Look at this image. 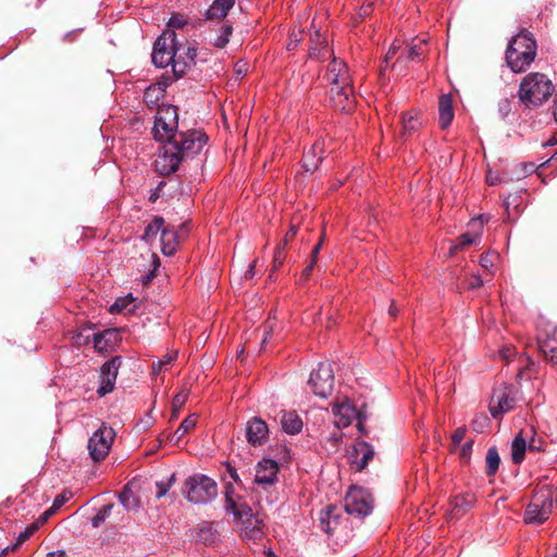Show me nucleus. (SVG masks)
Instances as JSON below:
<instances>
[{"mask_svg":"<svg viewBox=\"0 0 557 557\" xmlns=\"http://www.w3.org/2000/svg\"><path fill=\"white\" fill-rule=\"evenodd\" d=\"M372 12V4L371 3H368V4H364L360 8L359 10V16L360 17H366L367 15H369L370 13Z\"/></svg>","mask_w":557,"mask_h":557,"instance_id":"60","label":"nucleus"},{"mask_svg":"<svg viewBox=\"0 0 557 557\" xmlns=\"http://www.w3.org/2000/svg\"><path fill=\"white\" fill-rule=\"evenodd\" d=\"M183 494L193 504H208L216 497L218 485L208 475L196 473L185 480Z\"/></svg>","mask_w":557,"mask_h":557,"instance_id":"7","label":"nucleus"},{"mask_svg":"<svg viewBox=\"0 0 557 557\" xmlns=\"http://www.w3.org/2000/svg\"><path fill=\"white\" fill-rule=\"evenodd\" d=\"M325 79L330 84V100L334 108L350 112L355 108V94L351 77L346 63L333 58L329 64Z\"/></svg>","mask_w":557,"mask_h":557,"instance_id":"2","label":"nucleus"},{"mask_svg":"<svg viewBox=\"0 0 557 557\" xmlns=\"http://www.w3.org/2000/svg\"><path fill=\"white\" fill-rule=\"evenodd\" d=\"M400 46L398 41H394L391 48L388 49L384 62L388 64V62L397 54V51L399 50Z\"/></svg>","mask_w":557,"mask_h":557,"instance_id":"51","label":"nucleus"},{"mask_svg":"<svg viewBox=\"0 0 557 557\" xmlns=\"http://www.w3.org/2000/svg\"><path fill=\"white\" fill-rule=\"evenodd\" d=\"M136 298L132 294L119 297L110 307V312L115 313H133L136 309Z\"/></svg>","mask_w":557,"mask_h":557,"instance_id":"33","label":"nucleus"},{"mask_svg":"<svg viewBox=\"0 0 557 557\" xmlns=\"http://www.w3.org/2000/svg\"><path fill=\"white\" fill-rule=\"evenodd\" d=\"M280 423L282 430L290 435H295L301 432L302 430V420L295 411H285L282 410L280 413Z\"/></svg>","mask_w":557,"mask_h":557,"instance_id":"25","label":"nucleus"},{"mask_svg":"<svg viewBox=\"0 0 557 557\" xmlns=\"http://www.w3.org/2000/svg\"><path fill=\"white\" fill-rule=\"evenodd\" d=\"M164 220L163 218L161 216H156L151 223H149L146 227H145V232L141 236V238L146 242H151L152 239H154L158 235L159 232L162 233L163 228H164Z\"/></svg>","mask_w":557,"mask_h":557,"instance_id":"36","label":"nucleus"},{"mask_svg":"<svg viewBox=\"0 0 557 557\" xmlns=\"http://www.w3.org/2000/svg\"><path fill=\"white\" fill-rule=\"evenodd\" d=\"M515 348L505 347L499 351L500 358L504 360H509L515 355Z\"/></svg>","mask_w":557,"mask_h":557,"instance_id":"56","label":"nucleus"},{"mask_svg":"<svg viewBox=\"0 0 557 557\" xmlns=\"http://www.w3.org/2000/svg\"><path fill=\"white\" fill-rule=\"evenodd\" d=\"M314 265H315V262L310 261V263L302 270V273H301L302 280H307L310 276Z\"/></svg>","mask_w":557,"mask_h":557,"instance_id":"58","label":"nucleus"},{"mask_svg":"<svg viewBox=\"0 0 557 557\" xmlns=\"http://www.w3.org/2000/svg\"><path fill=\"white\" fill-rule=\"evenodd\" d=\"M113 505H104L100 510L92 517L91 519V525L94 528H99L106 519L110 516L112 511Z\"/></svg>","mask_w":557,"mask_h":557,"instance_id":"39","label":"nucleus"},{"mask_svg":"<svg viewBox=\"0 0 557 557\" xmlns=\"http://www.w3.org/2000/svg\"><path fill=\"white\" fill-rule=\"evenodd\" d=\"M224 499L225 509L240 523L242 534L248 540L260 539L263 535V519L253 513L247 504L236 500L232 484L225 486Z\"/></svg>","mask_w":557,"mask_h":557,"instance_id":"3","label":"nucleus"},{"mask_svg":"<svg viewBox=\"0 0 557 557\" xmlns=\"http://www.w3.org/2000/svg\"><path fill=\"white\" fill-rule=\"evenodd\" d=\"M323 239H324V235L321 236L319 243L313 247L312 252H311V261H313L315 263H317V260H318V255H319L320 249H321L322 244H323Z\"/></svg>","mask_w":557,"mask_h":557,"instance_id":"55","label":"nucleus"},{"mask_svg":"<svg viewBox=\"0 0 557 557\" xmlns=\"http://www.w3.org/2000/svg\"><path fill=\"white\" fill-rule=\"evenodd\" d=\"M553 497L552 487L545 482H540L525 508L524 522L527 524H542L547 521L553 511Z\"/></svg>","mask_w":557,"mask_h":557,"instance_id":"6","label":"nucleus"},{"mask_svg":"<svg viewBox=\"0 0 557 557\" xmlns=\"http://www.w3.org/2000/svg\"><path fill=\"white\" fill-rule=\"evenodd\" d=\"M453 98L448 94H444L438 100V123L441 128H447L454 119Z\"/></svg>","mask_w":557,"mask_h":557,"instance_id":"24","label":"nucleus"},{"mask_svg":"<svg viewBox=\"0 0 557 557\" xmlns=\"http://www.w3.org/2000/svg\"><path fill=\"white\" fill-rule=\"evenodd\" d=\"M271 332H272V324H271V321L268 320L267 325L264 327V332H263L262 345H264L267 343Z\"/></svg>","mask_w":557,"mask_h":557,"instance_id":"61","label":"nucleus"},{"mask_svg":"<svg viewBox=\"0 0 557 557\" xmlns=\"http://www.w3.org/2000/svg\"><path fill=\"white\" fill-rule=\"evenodd\" d=\"M121 364V357H114L102 364L100 369V386L97 391L100 396H104L113 391Z\"/></svg>","mask_w":557,"mask_h":557,"instance_id":"16","label":"nucleus"},{"mask_svg":"<svg viewBox=\"0 0 557 557\" xmlns=\"http://www.w3.org/2000/svg\"><path fill=\"white\" fill-rule=\"evenodd\" d=\"M554 92L550 79L539 72L528 74L519 86V99L528 108L539 107Z\"/></svg>","mask_w":557,"mask_h":557,"instance_id":"5","label":"nucleus"},{"mask_svg":"<svg viewBox=\"0 0 557 557\" xmlns=\"http://www.w3.org/2000/svg\"><path fill=\"white\" fill-rule=\"evenodd\" d=\"M196 55L197 49L195 47L177 42L175 58L171 64L175 78L183 77L195 65Z\"/></svg>","mask_w":557,"mask_h":557,"instance_id":"15","label":"nucleus"},{"mask_svg":"<svg viewBox=\"0 0 557 557\" xmlns=\"http://www.w3.org/2000/svg\"><path fill=\"white\" fill-rule=\"evenodd\" d=\"M188 398V392L182 391L177 393L172 400L173 418H175L178 411L183 408Z\"/></svg>","mask_w":557,"mask_h":557,"instance_id":"41","label":"nucleus"},{"mask_svg":"<svg viewBox=\"0 0 557 557\" xmlns=\"http://www.w3.org/2000/svg\"><path fill=\"white\" fill-rule=\"evenodd\" d=\"M308 386L314 395L321 398H326L331 395L334 386L332 366L327 362L319 363L318 368L310 373Z\"/></svg>","mask_w":557,"mask_h":557,"instance_id":"12","label":"nucleus"},{"mask_svg":"<svg viewBox=\"0 0 557 557\" xmlns=\"http://www.w3.org/2000/svg\"><path fill=\"white\" fill-rule=\"evenodd\" d=\"M475 503V497L473 494H461L454 497L451 502L453 510L451 516L458 517L468 511L473 504Z\"/></svg>","mask_w":557,"mask_h":557,"instance_id":"31","label":"nucleus"},{"mask_svg":"<svg viewBox=\"0 0 557 557\" xmlns=\"http://www.w3.org/2000/svg\"><path fill=\"white\" fill-rule=\"evenodd\" d=\"M518 388L513 385H503L493 393L490 411L494 418H498L515 408L518 401Z\"/></svg>","mask_w":557,"mask_h":557,"instance_id":"13","label":"nucleus"},{"mask_svg":"<svg viewBox=\"0 0 557 557\" xmlns=\"http://www.w3.org/2000/svg\"><path fill=\"white\" fill-rule=\"evenodd\" d=\"M532 435L528 438V449L532 451H541L544 449V440L539 436L532 426Z\"/></svg>","mask_w":557,"mask_h":557,"instance_id":"40","label":"nucleus"},{"mask_svg":"<svg viewBox=\"0 0 557 557\" xmlns=\"http://www.w3.org/2000/svg\"><path fill=\"white\" fill-rule=\"evenodd\" d=\"M471 449H472V441H469V442H466L465 444H462L461 449H460L461 458L468 459L470 457Z\"/></svg>","mask_w":557,"mask_h":557,"instance_id":"54","label":"nucleus"},{"mask_svg":"<svg viewBox=\"0 0 557 557\" xmlns=\"http://www.w3.org/2000/svg\"><path fill=\"white\" fill-rule=\"evenodd\" d=\"M177 49V36L173 29L164 30L154 41L152 49V63L158 67L171 65Z\"/></svg>","mask_w":557,"mask_h":557,"instance_id":"9","label":"nucleus"},{"mask_svg":"<svg viewBox=\"0 0 557 557\" xmlns=\"http://www.w3.org/2000/svg\"><path fill=\"white\" fill-rule=\"evenodd\" d=\"M537 45L531 33L521 32L513 36L506 50V62L515 73L524 72L534 61Z\"/></svg>","mask_w":557,"mask_h":557,"instance_id":"4","label":"nucleus"},{"mask_svg":"<svg viewBox=\"0 0 557 557\" xmlns=\"http://www.w3.org/2000/svg\"><path fill=\"white\" fill-rule=\"evenodd\" d=\"M332 411L334 414L333 424L338 428H347L351 424L352 420L357 416L356 408L354 405L347 399L337 400L333 404Z\"/></svg>","mask_w":557,"mask_h":557,"instance_id":"19","label":"nucleus"},{"mask_svg":"<svg viewBox=\"0 0 557 557\" xmlns=\"http://www.w3.org/2000/svg\"><path fill=\"white\" fill-rule=\"evenodd\" d=\"M234 4L235 0H214L207 10L206 17L208 20H221L227 15Z\"/></svg>","mask_w":557,"mask_h":557,"instance_id":"29","label":"nucleus"},{"mask_svg":"<svg viewBox=\"0 0 557 557\" xmlns=\"http://www.w3.org/2000/svg\"><path fill=\"white\" fill-rule=\"evenodd\" d=\"M246 436L250 445H262L269 437L268 424L261 418H252L247 422Z\"/></svg>","mask_w":557,"mask_h":557,"instance_id":"20","label":"nucleus"},{"mask_svg":"<svg viewBox=\"0 0 557 557\" xmlns=\"http://www.w3.org/2000/svg\"><path fill=\"white\" fill-rule=\"evenodd\" d=\"M173 481H174V474L166 482L160 481V482L156 483L158 498L163 497L168 493V491L172 486Z\"/></svg>","mask_w":557,"mask_h":557,"instance_id":"48","label":"nucleus"},{"mask_svg":"<svg viewBox=\"0 0 557 557\" xmlns=\"http://www.w3.org/2000/svg\"><path fill=\"white\" fill-rule=\"evenodd\" d=\"M177 357V351H172L165 354L162 359L159 360V363L164 368L165 366L171 364Z\"/></svg>","mask_w":557,"mask_h":557,"instance_id":"53","label":"nucleus"},{"mask_svg":"<svg viewBox=\"0 0 557 557\" xmlns=\"http://www.w3.org/2000/svg\"><path fill=\"white\" fill-rule=\"evenodd\" d=\"M373 456H374L373 447L364 441L356 442L352 445L351 449L348 450V459H349L351 466L357 471L363 470L369 465V462L372 460Z\"/></svg>","mask_w":557,"mask_h":557,"instance_id":"17","label":"nucleus"},{"mask_svg":"<svg viewBox=\"0 0 557 557\" xmlns=\"http://www.w3.org/2000/svg\"><path fill=\"white\" fill-rule=\"evenodd\" d=\"M114 437V430L107 424H102L97 431H95L90 436L87 446L90 458L96 462L106 459L111 450Z\"/></svg>","mask_w":557,"mask_h":557,"instance_id":"11","label":"nucleus"},{"mask_svg":"<svg viewBox=\"0 0 557 557\" xmlns=\"http://www.w3.org/2000/svg\"><path fill=\"white\" fill-rule=\"evenodd\" d=\"M497 256L495 253L487 252L482 255L480 258V265L486 273L493 272L494 260Z\"/></svg>","mask_w":557,"mask_h":557,"instance_id":"44","label":"nucleus"},{"mask_svg":"<svg viewBox=\"0 0 557 557\" xmlns=\"http://www.w3.org/2000/svg\"><path fill=\"white\" fill-rule=\"evenodd\" d=\"M485 461H486V474L490 476L494 475L497 472V470L499 468V463H500V458H499L498 451L495 447L488 448V450L486 453Z\"/></svg>","mask_w":557,"mask_h":557,"instance_id":"37","label":"nucleus"},{"mask_svg":"<svg viewBox=\"0 0 557 557\" xmlns=\"http://www.w3.org/2000/svg\"><path fill=\"white\" fill-rule=\"evenodd\" d=\"M285 246L286 245H284L283 243H280L275 248L274 256H273V269L274 270L278 269L284 263Z\"/></svg>","mask_w":557,"mask_h":557,"instance_id":"45","label":"nucleus"},{"mask_svg":"<svg viewBox=\"0 0 557 557\" xmlns=\"http://www.w3.org/2000/svg\"><path fill=\"white\" fill-rule=\"evenodd\" d=\"M197 424V417L195 414H190L188 417H186L182 423L180 424V426L177 428V430L171 434V435H166V438L172 443V444H178L180 441L190 431L193 430Z\"/></svg>","mask_w":557,"mask_h":557,"instance_id":"32","label":"nucleus"},{"mask_svg":"<svg viewBox=\"0 0 557 557\" xmlns=\"http://www.w3.org/2000/svg\"><path fill=\"white\" fill-rule=\"evenodd\" d=\"M163 367L159 363V360L152 364V374L157 375L163 371Z\"/></svg>","mask_w":557,"mask_h":557,"instance_id":"62","label":"nucleus"},{"mask_svg":"<svg viewBox=\"0 0 557 557\" xmlns=\"http://www.w3.org/2000/svg\"><path fill=\"white\" fill-rule=\"evenodd\" d=\"M119 498L123 507L127 510L137 509L139 506V499L134 494L129 485L124 486L123 491L120 493Z\"/></svg>","mask_w":557,"mask_h":557,"instance_id":"35","label":"nucleus"},{"mask_svg":"<svg viewBox=\"0 0 557 557\" xmlns=\"http://www.w3.org/2000/svg\"><path fill=\"white\" fill-rule=\"evenodd\" d=\"M228 472H230L231 478L234 480V482H236V483L240 482L239 476L234 468L230 467Z\"/></svg>","mask_w":557,"mask_h":557,"instance_id":"63","label":"nucleus"},{"mask_svg":"<svg viewBox=\"0 0 557 557\" xmlns=\"http://www.w3.org/2000/svg\"><path fill=\"white\" fill-rule=\"evenodd\" d=\"M466 428H458L454 434L451 435V441H453V444L455 446H458L461 444V442L463 441L465 438V435H466Z\"/></svg>","mask_w":557,"mask_h":557,"instance_id":"50","label":"nucleus"},{"mask_svg":"<svg viewBox=\"0 0 557 557\" xmlns=\"http://www.w3.org/2000/svg\"><path fill=\"white\" fill-rule=\"evenodd\" d=\"M309 54L317 60H324L327 55H331L326 48V39L320 30H314V33L310 35Z\"/></svg>","mask_w":557,"mask_h":557,"instance_id":"26","label":"nucleus"},{"mask_svg":"<svg viewBox=\"0 0 557 557\" xmlns=\"http://www.w3.org/2000/svg\"><path fill=\"white\" fill-rule=\"evenodd\" d=\"M539 349L545 359L557 364V339L537 337Z\"/></svg>","mask_w":557,"mask_h":557,"instance_id":"34","label":"nucleus"},{"mask_svg":"<svg viewBox=\"0 0 557 557\" xmlns=\"http://www.w3.org/2000/svg\"><path fill=\"white\" fill-rule=\"evenodd\" d=\"M424 46H425V40H419L418 44H414L412 47H410V49L408 50V57L407 59L413 61L416 59H420L425 50H424Z\"/></svg>","mask_w":557,"mask_h":557,"instance_id":"42","label":"nucleus"},{"mask_svg":"<svg viewBox=\"0 0 557 557\" xmlns=\"http://www.w3.org/2000/svg\"><path fill=\"white\" fill-rule=\"evenodd\" d=\"M208 141V136L201 131L177 133L172 140L165 143L154 161L156 170L161 175L174 173L181 162L197 156Z\"/></svg>","mask_w":557,"mask_h":557,"instance_id":"1","label":"nucleus"},{"mask_svg":"<svg viewBox=\"0 0 557 557\" xmlns=\"http://www.w3.org/2000/svg\"><path fill=\"white\" fill-rule=\"evenodd\" d=\"M476 239V235L472 233H465L458 238V244L455 249H462L467 246L472 245Z\"/></svg>","mask_w":557,"mask_h":557,"instance_id":"47","label":"nucleus"},{"mask_svg":"<svg viewBox=\"0 0 557 557\" xmlns=\"http://www.w3.org/2000/svg\"><path fill=\"white\" fill-rule=\"evenodd\" d=\"M39 528V522L32 523L29 527H27L23 532L20 533L17 537V546L18 544L24 543L27 541Z\"/></svg>","mask_w":557,"mask_h":557,"instance_id":"46","label":"nucleus"},{"mask_svg":"<svg viewBox=\"0 0 557 557\" xmlns=\"http://www.w3.org/2000/svg\"><path fill=\"white\" fill-rule=\"evenodd\" d=\"M320 527L327 535L344 533V537L348 534L347 519L342 509L336 505H329L320 511Z\"/></svg>","mask_w":557,"mask_h":557,"instance_id":"14","label":"nucleus"},{"mask_svg":"<svg viewBox=\"0 0 557 557\" xmlns=\"http://www.w3.org/2000/svg\"><path fill=\"white\" fill-rule=\"evenodd\" d=\"M72 497L73 493L71 491L62 492L54 498L52 506L47 510V513H55Z\"/></svg>","mask_w":557,"mask_h":557,"instance_id":"38","label":"nucleus"},{"mask_svg":"<svg viewBox=\"0 0 557 557\" xmlns=\"http://www.w3.org/2000/svg\"><path fill=\"white\" fill-rule=\"evenodd\" d=\"M121 339L120 332L116 329H107L101 333L94 335V347L97 351L103 352L114 348Z\"/></svg>","mask_w":557,"mask_h":557,"instance_id":"21","label":"nucleus"},{"mask_svg":"<svg viewBox=\"0 0 557 557\" xmlns=\"http://www.w3.org/2000/svg\"><path fill=\"white\" fill-rule=\"evenodd\" d=\"M344 508L347 515L362 519L372 512L373 498L366 488L351 486L345 496Z\"/></svg>","mask_w":557,"mask_h":557,"instance_id":"10","label":"nucleus"},{"mask_svg":"<svg viewBox=\"0 0 557 557\" xmlns=\"http://www.w3.org/2000/svg\"><path fill=\"white\" fill-rule=\"evenodd\" d=\"M178 125L177 108L171 104H163L158 108L153 135L158 141L168 143L176 136Z\"/></svg>","mask_w":557,"mask_h":557,"instance_id":"8","label":"nucleus"},{"mask_svg":"<svg viewBox=\"0 0 557 557\" xmlns=\"http://www.w3.org/2000/svg\"><path fill=\"white\" fill-rule=\"evenodd\" d=\"M178 246V233L173 226H165L161 233V250L165 256L175 253Z\"/></svg>","mask_w":557,"mask_h":557,"instance_id":"27","label":"nucleus"},{"mask_svg":"<svg viewBox=\"0 0 557 557\" xmlns=\"http://www.w3.org/2000/svg\"><path fill=\"white\" fill-rule=\"evenodd\" d=\"M342 429L343 428L333 425L331 430H325L321 432L320 443L329 454L336 453L339 449V446L343 441Z\"/></svg>","mask_w":557,"mask_h":557,"instance_id":"23","label":"nucleus"},{"mask_svg":"<svg viewBox=\"0 0 557 557\" xmlns=\"http://www.w3.org/2000/svg\"><path fill=\"white\" fill-rule=\"evenodd\" d=\"M47 557H66V555L63 550H58L48 553Z\"/></svg>","mask_w":557,"mask_h":557,"instance_id":"64","label":"nucleus"},{"mask_svg":"<svg viewBox=\"0 0 557 557\" xmlns=\"http://www.w3.org/2000/svg\"><path fill=\"white\" fill-rule=\"evenodd\" d=\"M186 20L182 16H172L169 21V26L172 28H183Z\"/></svg>","mask_w":557,"mask_h":557,"instance_id":"52","label":"nucleus"},{"mask_svg":"<svg viewBox=\"0 0 557 557\" xmlns=\"http://www.w3.org/2000/svg\"><path fill=\"white\" fill-rule=\"evenodd\" d=\"M296 233H297L296 227H295L294 225H292V226L289 227V230L287 231V233H286V235H285V238H284V240H283L282 243H283L284 245H287V243H288L292 238H294V237H295Z\"/></svg>","mask_w":557,"mask_h":557,"instance_id":"59","label":"nucleus"},{"mask_svg":"<svg viewBox=\"0 0 557 557\" xmlns=\"http://www.w3.org/2000/svg\"><path fill=\"white\" fill-rule=\"evenodd\" d=\"M278 465L272 459H262L256 467L255 483L267 488L277 481Z\"/></svg>","mask_w":557,"mask_h":557,"instance_id":"18","label":"nucleus"},{"mask_svg":"<svg viewBox=\"0 0 557 557\" xmlns=\"http://www.w3.org/2000/svg\"><path fill=\"white\" fill-rule=\"evenodd\" d=\"M532 433V425H527L521 429L511 444V458L513 463H520L524 459L525 450L528 449V438Z\"/></svg>","mask_w":557,"mask_h":557,"instance_id":"22","label":"nucleus"},{"mask_svg":"<svg viewBox=\"0 0 557 557\" xmlns=\"http://www.w3.org/2000/svg\"><path fill=\"white\" fill-rule=\"evenodd\" d=\"M231 34H232V26L224 25L221 29V34L214 41V46L218 48L225 47L227 45V42L230 41Z\"/></svg>","mask_w":557,"mask_h":557,"instance_id":"43","label":"nucleus"},{"mask_svg":"<svg viewBox=\"0 0 557 557\" xmlns=\"http://www.w3.org/2000/svg\"><path fill=\"white\" fill-rule=\"evenodd\" d=\"M401 137L411 136L422 125L421 113L419 111H409L403 116Z\"/></svg>","mask_w":557,"mask_h":557,"instance_id":"28","label":"nucleus"},{"mask_svg":"<svg viewBox=\"0 0 557 557\" xmlns=\"http://www.w3.org/2000/svg\"><path fill=\"white\" fill-rule=\"evenodd\" d=\"M322 152V145L320 143H315L312 147L304 154L302 159V168L306 172H313L318 169L319 163L322 160V157L319 156Z\"/></svg>","mask_w":557,"mask_h":557,"instance_id":"30","label":"nucleus"},{"mask_svg":"<svg viewBox=\"0 0 557 557\" xmlns=\"http://www.w3.org/2000/svg\"><path fill=\"white\" fill-rule=\"evenodd\" d=\"M510 110H511V104H510V101L508 99H502L498 102V112H499L502 117L508 116Z\"/></svg>","mask_w":557,"mask_h":557,"instance_id":"49","label":"nucleus"},{"mask_svg":"<svg viewBox=\"0 0 557 557\" xmlns=\"http://www.w3.org/2000/svg\"><path fill=\"white\" fill-rule=\"evenodd\" d=\"M469 288H478V287H481L483 285V280L481 278L480 275H473L470 281H469Z\"/></svg>","mask_w":557,"mask_h":557,"instance_id":"57","label":"nucleus"}]
</instances>
